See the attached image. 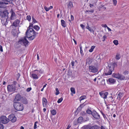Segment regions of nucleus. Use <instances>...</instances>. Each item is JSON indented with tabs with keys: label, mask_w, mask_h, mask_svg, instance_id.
Listing matches in <instances>:
<instances>
[{
	"label": "nucleus",
	"mask_w": 129,
	"mask_h": 129,
	"mask_svg": "<svg viewBox=\"0 0 129 129\" xmlns=\"http://www.w3.org/2000/svg\"><path fill=\"white\" fill-rule=\"evenodd\" d=\"M19 102H21L23 104H26L28 103V101L25 97H20Z\"/></svg>",
	"instance_id": "nucleus-12"
},
{
	"label": "nucleus",
	"mask_w": 129,
	"mask_h": 129,
	"mask_svg": "<svg viewBox=\"0 0 129 129\" xmlns=\"http://www.w3.org/2000/svg\"><path fill=\"white\" fill-rule=\"evenodd\" d=\"M102 27L106 28V27H108L106 24H102Z\"/></svg>",
	"instance_id": "nucleus-56"
},
{
	"label": "nucleus",
	"mask_w": 129,
	"mask_h": 129,
	"mask_svg": "<svg viewBox=\"0 0 129 129\" xmlns=\"http://www.w3.org/2000/svg\"><path fill=\"white\" fill-rule=\"evenodd\" d=\"M11 13V16L10 17V19L11 20H13L15 19L16 18V16L15 13L14 12L13 10L11 9L10 11Z\"/></svg>",
	"instance_id": "nucleus-11"
},
{
	"label": "nucleus",
	"mask_w": 129,
	"mask_h": 129,
	"mask_svg": "<svg viewBox=\"0 0 129 129\" xmlns=\"http://www.w3.org/2000/svg\"><path fill=\"white\" fill-rule=\"evenodd\" d=\"M19 22L20 21L19 20L16 19L13 23L12 24L15 27H17L19 25Z\"/></svg>",
	"instance_id": "nucleus-14"
},
{
	"label": "nucleus",
	"mask_w": 129,
	"mask_h": 129,
	"mask_svg": "<svg viewBox=\"0 0 129 129\" xmlns=\"http://www.w3.org/2000/svg\"><path fill=\"white\" fill-rule=\"evenodd\" d=\"M0 120L1 122L4 124H6L9 122L8 118L5 116H2L0 117Z\"/></svg>",
	"instance_id": "nucleus-4"
},
{
	"label": "nucleus",
	"mask_w": 129,
	"mask_h": 129,
	"mask_svg": "<svg viewBox=\"0 0 129 129\" xmlns=\"http://www.w3.org/2000/svg\"><path fill=\"white\" fill-rule=\"evenodd\" d=\"M83 129H90V126L89 125H85L82 127Z\"/></svg>",
	"instance_id": "nucleus-19"
},
{
	"label": "nucleus",
	"mask_w": 129,
	"mask_h": 129,
	"mask_svg": "<svg viewBox=\"0 0 129 129\" xmlns=\"http://www.w3.org/2000/svg\"><path fill=\"white\" fill-rule=\"evenodd\" d=\"M33 24L31 23H30V25L28 27H33Z\"/></svg>",
	"instance_id": "nucleus-58"
},
{
	"label": "nucleus",
	"mask_w": 129,
	"mask_h": 129,
	"mask_svg": "<svg viewBox=\"0 0 129 129\" xmlns=\"http://www.w3.org/2000/svg\"><path fill=\"white\" fill-rule=\"evenodd\" d=\"M95 47V46H92L91 49L89 50V51L90 52H92Z\"/></svg>",
	"instance_id": "nucleus-34"
},
{
	"label": "nucleus",
	"mask_w": 129,
	"mask_h": 129,
	"mask_svg": "<svg viewBox=\"0 0 129 129\" xmlns=\"http://www.w3.org/2000/svg\"><path fill=\"white\" fill-rule=\"evenodd\" d=\"M56 93L55 94L56 95H57L59 93V90L57 88H56Z\"/></svg>",
	"instance_id": "nucleus-49"
},
{
	"label": "nucleus",
	"mask_w": 129,
	"mask_h": 129,
	"mask_svg": "<svg viewBox=\"0 0 129 129\" xmlns=\"http://www.w3.org/2000/svg\"><path fill=\"white\" fill-rule=\"evenodd\" d=\"M2 1L4 2L8 3H9V4H13V1L12 0H2Z\"/></svg>",
	"instance_id": "nucleus-20"
},
{
	"label": "nucleus",
	"mask_w": 129,
	"mask_h": 129,
	"mask_svg": "<svg viewBox=\"0 0 129 129\" xmlns=\"http://www.w3.org/2000/svg\"><path fill=\"white\" fill-rule=\"evenodd\" d=\"M8 4L9 3H8L0 2V8H5L7 7L6 5Z\"/></svg>",
	"instance_id": "nucleus-13"
},
{
	"label": "nucleus",
	"mask_w": 129,
	"mask_h": 129,
	"mask_svg": "<svg viewBox=\"0 0 129 129\" xmlns=\"http://www.w3.org/2000/svg\"><path fill=\"white\" fill-rule=\"evenodd\" d=\"M80 53L81 54V55L82 56H83L84 55V54L83 53V51L82 49V46L81 45H80Z\"/></svg>",
	"instance_id": "nucleus-32"
},
{
	"label": "nucleus",
	"mask_w": 129,
	"mask_h": 129,
	"mask_svg": "<svg viewBox=\"0 0 129 129\" xmlns=\"http://www.w3.org/2000/svg\"><path fill=\"white\" fill-rule=\"evenodd\" d=\"M108 94V92H106L105 93H103L102 92H99V94L101 96H104V97H107Z\"/></svg>",
	"instance_id": "nucleus-18"
},
{
	"label": "nucleus",
	"mask_w": 129,
	"mask_h": 129,
	"mask_svg": "<svg viewBox=\"0 0 129 129\" xmlns=\"http://www.w3.org/2000/svg\"><path fill=\"white\" fill-rule=\"evenodd\" d=\"M68 6L69 8H71L73 7V4L72 2L70 1H69Z\"/></svg>",
	"instance_id": "nucleus-27"
},
{
	"label": "nucleus",
	"mask_w": 129,
	"mask_h": 129,
	"mask_svg": "<svg viewBox=\"0 0 129 129\" xmlns=\"http://www.w3.org/2000/svg\"><path fill=\"white\" fill-rule=\"evenodd\" d=\"M107 28L109 31H111V29L109 28L108 27H107Z\"/></svg>",
	"instance_id": "nucleus-64"
},
{
	"label": "nucleus",
	"mask_w": 129,
	"mask_h": 129,
	"mask_svg": "<svg viewBox=\"0 0 129 129\" xmlns=\"http://www.w3.org/2000/svg\"><path fill=\"white\" fill-rule=\"evenodd\" d=\"M88 29L91 33H92L93 34H94V31L93 30V29L91 27H90L88 28Z\"/></svg>",
	"instance_id": "nucleus-36"
},
{
	"label": "nucleus",
	"mask_w": 129,
	"mask_h": 129,
	"mask_svg": "<svg viewBox=\"0 0 129 129\" xmlns=\"http://www.w3.org/2000/svg\"><path fill=\"white\" fill-rule=\"evenodd\" d=\"M4 128L3 125L2 124L0 123V129H4Z\"/></svg>",
	"instance_id": "nucleus-48"
},
{
	"label": "nucleus",
	"mask_w": 129,
	"mask_h": 129,
	"mask_svg": "<svg viewBox=\"0 0 129 129\" xmlns=\"http://www.w3.org/2000/svg\"><path fill=\"white\" fill-rule=\"evenodd\" d=\"M101 113L102 115H103L105 120H108V119L106 115L102 111H101Z\"/></svg>",
	"instance_id": "nucleus-31"
},
{
	"label": "nucleus",
	"mask_w": 129,
	"mask_h": 129,
	"mask_svg": "<svg viewBox=\"0 0 129 129\" xmlns=\"http://www.w3.org/2000/svg\"><path fill=\"white\" fill-rule=\"evenodd\" d=\"M100 129H108L106 127L102 125Z\"/></svg>",
	"instance_id": "nucleus-47"
},
{
	"label": "nucleus",
	"mask_w": 129,
	"mask_h": 129,
	"mask_svg": "<svg viewBox=\"0 0 129 129\" xmlns=\"http://www.w3.org/2000/svg\"><path fill=\"white\" fill-rule=\"evenodd\" d=\"M43 105V107H46L47 105V99L43 97L42 99Z\"/></svg>",
	"instance_id": "nucleus-15"
},
{
	"label": "nucleus",
	"mask_w": 129,
	"mask_h": 129,
	"mask_svg": "<svg viewBox=\"0 0 129 129\" xmlns=\"http://www.w3.org/2000/svg\"><path fill=\"white\" fill-rule=\"evenodd\" d=\"M39 72L40 73H43V71L40 70L39 71Z\"/></svg>",
	"instance_id": "nucleus-63"
},
{
	"label": "nucleus",
	"mask_w": 129,
	"mask_h": 129,
	"mask_svg": "<svg viewBox=\"0 0 129 129\" xmlns=\"http://www.w3.org/2000/svg\"><path fill=\"white\" fill-rule=\"evenodd\" d=\"M95 60L97 62H100V55L96 56L95 58Z\"/></svg>",
	"instance_id": "nucleus-25"
},
{
	"label": "nucleus",
	"mask_w": 129,
	"mask_h": 129,
	"mask_svg": "<svg viewBox=\"0 0 129 129\" xmlns=\"http://www.w3.org/2000/svg\"><path fill=\"white\" fill-rule=\"evenodd\" d=\"M125 76L120 74H119L118 79L120 80H124L125 78Z\"/></svg>",
	"instance_id": "nucleus-23"
},
{
	"label": "nucleus",
	"mask_w": 129,
	"mask_h": 129,
	"mask_svg": "<svg viewBox=\"0 0 129 129\" xmlns=\"http://www.w3.org/2000/svg\"><path fill=\"white\" fill-rule=\"evenodd\" d=\"M33 28L36 30H38L40 29L39 27L37 25H35L34 26Z\"/></svg>",
	"instance_id": "nucleus-33"
},
{
	"label": "nucleus",
	"mask_w": 129,
	"mask_h": 129,
	"mask_svg": "<svg viewBox=\"0 0 129 129\" xmlns=\"http://www.w3.org/2000/svg\"><path fill=\"white\" fill-rule=\"evenodd\" d=\"M7 89L9 91H14L16 90L15 86L14 85H8L7 86Z\"/></svg>",
	"instance_id": "nucleus-7"
},
{
	"label": "nucleus",
	"mask_w": 129,
	"mask_h": 129,
	"mask_svg": "<svg viewBox=\"0 0 129 129\" xmlns=\"http://www.w3.org/2000/svg\"><path fill=\"white\" fill-rule=\"evenodd\" d=\"M106 35H104L103 36V38H102V41L104 42L105 41L106 39Z\"/></svg>",
	"instance_id": "nucleus-50"
},
{
	"label": "nucleus",
	"mask_w": 129,
	"mask_h": 129,
	"mask_svg": "<svg viewBox=\"0 0 129 129\" xmlns=\"http://www.w3.org/2000/svg\"><path fill=\"white\" fill-rule=\"evenodd\" d=\"M74 19V17L73 16L71 15V19H69V20L70 22L73 21Z\"/></svg>",
	"instance_id": "nucleus-42"
},
{
	"label": "nucleus",
	"mask_w": 129,
	"mask_h": 129,
	"mask_svg": "<svg viewBox=\"0 0 129 129\" xmlns=\"http://www.w3.org/2000/svg\"><path fill=\"white\" fill-rule=\"evenodd\" d=\"M92 115L96 119L99 120L100 118V115L95 111H93L92 112Z\"/></svg>",
	"instance_id": "nucleus-10"
},
{
	"label": "nucleus",
	"mask_w": 129,
	"mask_h": 129,
	"mask_svg": "<svg viewBox=\"0 0 129 129\" xmlns=\"http://www.w3.org/2000/svg\"><path fill=\"white\" fill-rule=\"evenodd\" d=\"M99 9L102 10H104L106 9V7H104V6L101 5L99 7Z\"/></svg>",
	"instance_id": "nucleus-28"
},
{
	"label": "nucleus",
	"mask_w": 129,
	"mask_h": 129,
	"mask_svg": "<svg viewBox=\"0 0 129 129\" xmlns=\"http://www.w3.org/2000/svg\"><path fill=\"white\" fill-rule=\"evenodd\" d=\"M86 112L88 114H92V112L89 109H88L86 111Z\"/></svg>",
	"instance_id": "nucleus-39"
},
{
	"label": "nucleus",
	"mask_w": 129,
	"mask_h": 129,
	"mask_svg": "<svg viewBox=\"0 0 129 129\" xmlns=\"http://www.w3.org/2000/svg\"><path fill=\"white\" fill-rule=\"evenodd\" d=\"M61 24L63 27H65L66 26V22L65 21L63 20H61Z\"/></svg>",
	"instance_id": "nucleus-21"
},
{
	"label": "nucleus",
	"mask_w": 129,
	"mask_h": 129,
	"mask_svg": "<svg viewBox=\"0 0 129 129\" xmlns=\"http://www.w3.org/2000/svg\"><path fill=\"white\" fill-rule=\"evenodd\" d=\"M26 19L29 21H30L31 19V17L30 15H27L26 17Z\"/></svg>",
	"instance_id": "nucleus-40"
},
{
	"label": "nucleus",
	"mask_w": 129,
	"mask_h": 129,
	"mask_svg": "<svg viewBox=\"0 0 129 129\" xmlns=\"http://www.w3.org/2000/svg\"><path fill=\"white\" fill-rule=\"evenodd\" d=\"M120 58V55L118 54H117L116 56V58L117 60H118Z\"/></svg>",
	"instance_id": "nucleus-35"
},
{
	"label": "nucleus",
	"mask_w": 129,
	"mask_h": 129,
	"mask_svg": "<svg viewBox=\"0 0 129 129\" xmlns=\"http://www.w3.org/2000/svg\"><path fill=\"white\" fill-rule=\"evenodd\" d=\"M113 43L115 45H117L118 44V41L117 40H114L113 41Z\"/></svg>",
	"instance_id": "nucleus-44"
},
{
	"label": "nucleus",
	"mask_w": 129,
	"mask_h": 129,
	"mask_svg": "<svg viewBox=\"0 0 129 129\" xmlns=\"http://www.w3.org/2000/svg\"><path fill=\"white\" fill-rule=\"evenodd\" d=\"M71 127V126L70 125H68L66 129H69V128Z\"/></svg>",
	"instance_id": "nucleus-59"
},
{
	"label": "nucleus",
	"mask_w": 129,
	"mask_h": 129,
	"mask_svg": "<svg viewBox=\"0 0 129 129\" xmlns=\"http://www.w3.org/2000/svg\"><path fill=\"white\" fill-rule=\"evenodd\" d=\"M94 12V11L93 10H86V12H90L91 13H93Z\"/></svg>",
	"instance_id": "nucleus-54"
},
{
	"label": "nucleus",
	"mask_w": 129,
	"mask_h": 129,
	"mask_svg": "<svg viewBox=\"0 0 129 129\" xmlns=\"http://www.w3.org/2000/svg\"><path fill=\"white\" fill-rule=\"evenodd\" d=\"M36 34H33L32 36H27L26 35V37L22 38H21L19 40L18 42V44H21L25 46L26 47H27L29 45V42L27 40L26 37L29 39V40H33L35 38L36 36Z\"/></svg>",
	"instance_id": "nucleus-1"
},
{
	"label": "nucleus",
	"mask_w": 129,
	"mask_h": 129,
	"mask_svg": "<svg viewBox=\"0 0 129 129\" xmlns=\"http://www.w3.org/2000/svg\"><path fill=\"white\" fill-rule=\"evenodd\" d=\"M117 65L116 63H113V64H109L107 68L108 69H109V70L107 72L105 73L104 74L105 75H110L112 73V72L114 69L115 67H117Z\"/></svg>",
	"instance_id": "nucleus-3"
},
{
	"label": "nucleus",
	"mask_w": 129,
	"mask_h": 129,
	"mask_svg": "<svg viewBox=\"0 0 129 129\" xmlns=\"http://www.w3.org/2000/svg\"><path fill=\"white\" fill-rule=\"evenodd\" d=\"M31 77L34 79H37L38 77L37 75L35 74H32L31 75Z\"/></svg>",
	"instance_id": "nucleus-24"
},
{
	"label": "nucleus",
	"mask_w": 129,
	"mask_h": 129,
	"mask_svg": "<svg viewBox=\"0 0 129 129\" xmlns=\"http://www.w3.org/2000/svg\"><path fill=\"white\" fill-rule=\"evenodd\" d=\"M109 82L112 83H114L115 82V80L112 78H110L109 79Z\"/></svg>",
	"instance_id": "nucleus-26"
},
{
	"label": "nucleus",
	"mask_w": 129,
	"mask_h": 129,
	"mask_svg": "<svg viewBox=\"0 0 129 129\" xmlns=\"http://www.w3.org/2000/svg\"><path fill=\"white\" fill-rule=\"evenodd\" d=\"M82 27V29H83L84 28V26L82 24H81L80 25Z\"/></svg>",
	"instance_id": "nucleus-60"
},
{
	"label": "nucleus",
	"mask_w": 129,
	"mask_h": 129,
	"mask_svg": "<svg viewBox=\"0 0 129 129\" xmlns=\"http://www.w3.org/2000/svg\"><path fill=\"white\" fill-rule=\"evenodd\" d=\"M92 62V59L91 58H88L86 60V63L87 64L89 65Z\"/></svg>",
	"instance_id": "nucleus-16"
},
{
	"label": "nucleus",
	"mask_w": 129,
	"mask_h": 129,
	"mask_svg": "<svg viewBox=\"0 0 129 129\" xmlns=\"http://www.w3.org/2000/svg\"><path fill=\"white\" fill-rule=\"evenodd\" d=\"M123 93H121L120 92H119L118 94V95L119 96H123Z\"/></svg>",
	"instance_id": "nucleus-53"
},
{
	"label": "nucleus",
	"mask_w": 129,
	"mask_h": 129,
	"mask_svg": "<svg viewBox=\"0 0 129 129\" xmlns=\"http://www.w3.org/2000/svg\"><path fill=\"white\" fill-rule=\"evenodd\" d=\"M31 87L28 88L27 89L26 91L27 92H29L31 90Z\"/></svg>",
	"instance_id": "nucleus-55"
},
{
	"label": "nucleus",
	"mask_w": 129,
	"mask_h": 129,
	"mask_svg": "<svg viewBox=\"0 0 129 129\" xmlns=\"http://www.w3.org/2000/svg\"><path fill=\"white\" fill-rule=\"evenodd\" d=\"M44 8L46 11H48L49 10V8H47L46 6L44 7Z\"/></svg>",
	"instance_id": "nucleus-51"
},
{
	"label": "nucleus",
	"mask_w": 129,
	"mask_h": 129,
	"mask_svg": "<svg viewBox=\"0 0 129 129\" xmlns=\"http://www.w3.org/2000/svg\"><path fill=\"white\" fill-rule=\"evenodd\" d=\"M8 119L9 121L12 122H15L17 120V118L14 114H12L9 115L8 116Z\"/></svg>",
	"instance_id": "nucleus-5"
},
{
	"label": "nucleus",
	"mask_w": 129,
	"mask_h": 129,
	"mask_svg": "<svg viewBox=\"0 0 129 129\" xmlns=\"http://www.w3.org/2000/svg\"><path fill=\"white\" fill-rule=\"evenodd\" d=\"M119 74H117L114 73L112 74V76L113 77L116 78L118 79L119 78Z\"/></svg>",
	"instance_id": "nucleus-30"
},
{
	"label": "nucleus",
	"mask_w": 129,
	"mask_h": 129,
	"mask_svg": "<svg viewBox=\"0 0 129 129\" xmlns=\"http://www.w3.org/2000/svg\"><path fill=\"white\" fill-rule=\"evenodd\" d=\"M20 97H15L14 100L13 106L15 109L19 111H22L23 109V105L20 103Z\"/></svg>",
	"instance_id": "nucleus-2"
},
{
	"label": "nucleus",
	"mask_w": 129,
	"mask_h": 129,
	"mask_svg": "<svg viewBox=\"0 0 129 129\" xmlns=\"http://www.w3.org/2000/svg\"><path fill=\"white\" fill-rule=\"evenodd\" d=\"M38 123V122L37 121H36L34 123V129H36L37 128V124Z\"/></svg>",
	"instance_id": "nucleus-41"
},
{
	"label": "nucleus",
	"mask_w": 129,
	"mask_h": 129,
	"mask_svg": "<svg viewBox=\"0 0 129 129\" xmlns=\"http://www.w3.org/2000/svg\"><path fill=\"white\" fill-rule=\"evenodd\" d=\"M100 127L97 125H95L90 126V129H100Z\"/></svg>",
	"instance_id": "nucleus-17"
},
{
	"label": "nucleus",
	"mask_w": 129,
	"mask_h": 129,
	"mask_svg": "<svg viewBox=\"0 0 129 129\" xmlns=\"http://www.w3.org/2000/svg\"><path fill=\"white\" fill-rule=\"evenodd\" d=\"M74 62L73 61H72L71 62V64L72 66H73L74 65Z\"/></svg>",
	"instance_id": "nucleus-61"
},
{
	"label": "nucleus",
	"mask_w": 129,
	"mask_h": 129,
	"mask_svg": "<svg viewBox=\"0 0 129 129\" xmlns=\"http://www.w3.org/2000/svg\"><path fill=\"white\" fill-rule=\"evenodd\" d=\"M0 51L1 52L3 51V49L2 48V47L1 45H0Z\"/></svg>",
	"instance_id": "nucleus-57"
},
{
	"label": "nucleus",
	"mask_w": 129,
	"mask_h": 129,
	"mask_svg": "<svg viewBox=\"0 0 129 129\" xmlns=\"http://www.w3.org/2000/svg\"><path fill=\"white\" fill-rule=\"evenodd\" d=\"M83 118L82 117H80L78 119L77 122L78 123H81L83 121Z\"/></svg>",
	"instance_id": "nucleus-22"
},
{
	"label": "nucleus",
	"mask_w": 129,
	"mask_h": 129,
	"mask_svg": "<svg viewBox=\"0 0 129 129\" xmlns=\"http://www.w3.org/2000/svg\"><path fill=\"white\" fill-rule=\"evenodd\" d=\"M9 13L7 10H5L3 11H0V16L2 17H8Z\"/></svg>",
	"instance_id": "nucleus-9"
},
{
	"label": "nucleus",
	"mask_w": 129,
	"mask_h": 129,
	"mask_svg": "<svg viewBox=\"0 0 129 129\" xmlns=\"http://www.w3.org/2000/svg\"><path fill=\"white\" fill-rule=\"evenodd\" d=\"M32 31L33 32V34H38V33H36L32 28L28 27L26 32V35L27 36L31 35H30V33H31Z\"/></svg>",
	"instance_id": "nucleus-6"
},
{
	"label": "nucleus",
	"mask_w": 129,
	"mask_h": 129,
	"mask_svg": "<svg viewBox=\"0 0 129 129\" xmlns=\"http://www.w3.org/2000/svg\"><path fill=\"white\" fill-rule=\"evenodd\" d=\"M86 99V97H80V102H81V101L82 100L84 99Z\"/></svg>",
	"instance_id": "nucleus-46"
},
{
	"label": "nucleus",
	"mask_w": 129,
	"mask_h": 129,
	"mask_svg": "<svg viewBox=\"0 0 129 129\" xmlns=\"http://www.w3.org/2000/svg\"><path fill=\"white\" fill-rule=\"evenodd\" d=\"M113 1L114 4L115 6L117 4V1L116 0H113Z\"/></svg>",
	"instance_id": "nucleus-52"
},
{
	"label": "nucleus",
	"mask_w": 129,
	"mask_h": 129,
	"mask_svg": "<svg viewBox=\"0 0 129 129\" xmlns=\"http://www.w3.org/2000/svg\"><path fill=\"white\" fill-rule=\"evenodd\" d=\"M71 92L72 93H75V89L73 88L72 87L71 88Z\"/></svg>",
	"instance_id": "nucleus-45"
},
{
	"label": "nucleus",
	"mask_w": 129,
	"mask_h": 129,
	"mask_svg": "<svg viewBox=\"0 0 129 129\" xmlns=\"http://www.w3.org/2000/svg\"><path fill=\"white\" fill-rule=\"evenodd\" d=\"M63 99L62 97H61L60 99H58L57 101V103H59L61 102L63 100Z\"/></svg>",
	"instance_id": "nucleus-38"
},
{
	"label": "nucleus",
	"mask_w": 129,
	"mask_h": 129,
	"mask_svg": "<svg viewBox=\"0 0 129 129\" xmlns=\"http://www.w3.org/2000/svg\"><path fill=\"white\" fill-rule=\"evenodd\" d=\"M17 82L16 81H14L13 82V84L12 85H15L16 84Z\"/></svg>",
	"instance_id": "nucleus-62"
},
{
	"label": "nucleus",
	"mask_w": 129,
	"mask_h": 129,
	"mask_svg": "<svg viewBox=\"0 0 129 129\" xmlns=\"http://www.w3.org/2000/svg\"><path fill=\"white\" fill-rule=\"evenodd\" d=\"M128 72L126 70L125 71L123 72V74L125 76H126L128 74Z\"/></svg>",
	"instance_id": "nucleus-37"
},
{
	"label": "nucleus",
	"mask_w": 129,
	"mask_h": 129,
	"mask_svg": "<svg viewBox=\"0 0 129 129\" xmlns=\"http://www.w3.org/2000/svg\"><path fill=\"white\" fill-rule=\"evenodd\" d=\"M88 68L89 71L93 73H96L98 71L97 68L93 66H89Z\"/></svg>",
	"instance_id": "nucleus-8"
},
{
	"label": "nucleus",
	"mask_w": 129,
	"mask_h": 129,
	"mask_svg": "<svg viewBox=\"0 0 129 129\" xmlns=\"http://www.w3.org/2000/svg\"><path fill=\"white\" fill-rule=\"evenodd\" d=\"M32 20H33V21L32 22L33 23H34L36 22H37V21L36 20L35 18L33 17H32Z\"/></svg>",
	"instance_id": "nucleus-43"
},
{
	"label": "nucleus",
	"mask_w": 129,
	"mask_h": 129,
	"mask_svg": "<svg viewBox=\"0 0 129 129\" xmlns=\"http://www.w3.org/2000/svg\"><path fill=\"white\" fill-rule=\"evenodd\" d=\"M51 114L53 115H54L56 114V112L55 110L53 109L50 111Z\"/></svg>",
	"instance_id": "nucleus-29"
}]
</instances>
